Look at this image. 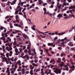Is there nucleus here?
Returning <instances> with one entry per match:
<instances>
[{
  "instance_id": "1",
  "label": "nucleus",
  "mask_w": 75,
  "mask_h": 75,
  "mask_svg": "<svg viewBox=\"0 0 75 75\" xmlns=\"http://www.w3.org/2000/svg\"><path fill=\"white\" fill-rule=\"evenodd\" d=\"M70 41V39H67V37H66L64 39H62L61 40V42H63V44H62L63 45H64L65 44H66L67 42H69Z\"/></svg>"
},
{
  "instance_id": "2",
  "label": "nucleus",
  "mask_w": 75,
  "mask_h": 75,
  "mask_svg": "<svg viewBox=\"0 0 75 75\" xmlns=\"http://www.w3.org/2000/svg\"><path fill=\"white\" fill-rule=\"evenodd\" d=\"M53 70H54V72L56 73V74H61V70L59 69H57L56 68H53Z\"/></svg>"
},
{
  "instance_id": "3",
  "label": "nucleus",
  "mask_w": 75,
  "mask_h": 75,
  "mask_svg": "<svg viewBox=\"0 0 75 75\" xmlns=\"http://www.w3.org/2000/svg\"><path fill=\"white\" fill-rule=\"evenodd\" d=\"M45 74H46L47 75H49V74H50V75H53L52 73L51 72V69H47V70H45Z\"/></svg>"
},
{
  "instance_id": "4",
  "label": "nucleus",
  "mask_w": 75,
  "mask_h": 75,
  "mask_svg": "<svg viewBox=\"0 0 75 75\" xmlns=\"http://www.w3.org/2000/svg\"><path fill=\"white\" fill-rule=\"evenodd\" d=\"M57 45H62V46L63 45L62 44H64L63 43V42H61V40H60V39H59L58 40H57ZM59 44V45H58Z\"/></svg>"
},
{
  "instance_id": "5",
  "label": "nucleus",
  "mask_w": 75,
  "mask_h": 75,
  "mask_svg": "<svg viewBox=\"0 0 75 75\" xmlns=\"http://www.w3.org/2000/svg\"><path fill=\"white\" fill-rule=\"evenodd\" d=\"M39 5H41L42 4H43V6H45L46 5H47V3H44L43 1H42L41 0H39Z\"/></svg>"
},
{
  "instance_id": "6",
  "label": "nucleus",
  "mask_w": 75,
  "mask_h": 75,
  "mask_svg": "<svg viewBox=\"0 0 75 75\" xmlns=\"http://www.w3.org/2000/svg\"><path fill=\"white\" fill-rule=\"evenodd\" d=\"M2 59V62H6V64H9V62L7 60V59L6 58H3Z\"/></svg>"
},
{
  "instance_id": "7",
  "label": "nucleus",
  "mask_w": 75,
  "mask_h": 75,
  "mask_svg": "<svg viewBox=\"0 0 75 75\" xmlns=\"http://www.w3.org/2000/svg\"><path fill=\"white\" fill-rule=\"evenodd\" d=\"M7 70L6 71V73H7V75H10V68L8 67L7 68Z\"/></svg>"
},
{
  "instance_id": "8",
  "label": "nucleus",
  "mask_w": 75,
  "mask_h": 75,
  "mask_svg": "<svg viewBox=\"0 0 75 75\" xmlns=\"http://www.w3.org/2000/svg\"><path fill=\"white\" fill-rule=\"evenodd\" d=\"M10 60L12 62H14V61H16L17 60V58H16L14 59V57H13L12 58H10Z\"/></svg>"
},
{
  "instance_id": "9",
  "label": "nucleus",
  "mask_w": 75,
  "mask_h": 75,
  "mask_svg": "<svg viewBox=\"0 0 75 75\" xmlns=\"http://www.w3.org/2000/svg\"><path fill=\"white\" fill-rule=\"evenodd\" d=\"M16 71V68H14L13 69H11V72L12 75H14V72Z\"/></svg>"
},
{
  "instance_id": "10",
  "label": "nucleus",
  "mask_w": 75,
  "mask_h": 75,
  "mask_svg": "<svg viewBox=\"0 0 75 75\" xmlns=\"http://www.w3.org/2000/svg\"><path fill=\"white\" fill-rule=\"evenodd\" d=\"M50 64H55V62L53 59H52L51 60H50Z\"/></svg>"
},
{
  "instance_id": "11",
  "label": "nucleus",
  "mask_w": 75,
  "mask_h": 75,
  "mask_svg": "<svg viewBox=\"0 0 75 75\" xmlns=\"http://www.w3.org/2000/svg\"><path fill=\"white\" fill-rule=\"evenodd\" d=\"M57 17L58 18H59H59L63 17V14L59 13L57 15Z\"/></svg>"
},
{
  "instance_id": "12",
  "label": "nucleus",
  "mask_w": 75,
  "mask_h": 75,
  "mask_svg": "<svg viewBox=\"0 0 75 75\" xmlns=\"http://www.w3.org/2000/svg\"><path fill=\"white\" fill-rule=\"evenodd\" d=\"M68 45H69L70 46H71V47H72L74 45V44H72V42H69L68 44Z\"/></svg>"
},
{
  "instance_id": "13",
  "label": "nucleus",
  "mask_w": 75,
  "mask_h": 75,
  "mask_svg": "<svg viewBox=\"0 0 75 75\" xmlns=\"http://www.w3.org/2000/svg\"><path fill=\"white\" fill-rule=\"evenodd\" d=\"M14 25L16 27H21V25L18 23L14 24Z\"/></svg>"
},
{
  "instance_id": "14",
  "label": "nucleus",
  "mask_w": 75,
  "mask_h": 75,
  "mask_svg": "<svg viewBox=\"0 0 75 75\" xmlns=\"http://www.w3.org/2000/svg\"><path fill=\"white\" fill-rule=\"evenodd\" d=\"M58 63H61V59L60 58H58V59L57 60Z\"/></svg>"
},
{
  "instance_id": "15",
  "label": "nucleus",
  "mask_w": 75,
  "mask_h": 75,
  "mask_svg": "<svg viewBox=\"0 0 75 75\" xmlns=\"http://www.w3.org/2000/svg\"><path fill=\"white\" fill-rule=\"evenodd\" d=\"M17 64H18L19 66L21 65V61L18 60L17 63Z\"/></svg>"
},
{
  "instance_id": "16",
  "label": "nucleus",
  "mask_w": 75,
  "mask_h": 75,
  "mask_svg": "<svg viewBox=\"0 0 75 75\" xmlns=\"http://www.w3.org/2000/svg\"><path fill=\"white\" fill-rule=\"evenodd\" d=\"M16 0H14L13 2L12 3H11V5H14L15 3H16Z\"/></svg>"
},
{
  "instance_id": "17",
  "label": "nucleus",
  "mask_w": 75,
  "mask_h": 75,
  "mask_svg": "<svg viewBox=\"0 0 75 75\" xmlns=\"http://www.w3.org/2000/svg\"><path fill=\"white\" fill-rule=\"evenodd\" d=\"M43 11H44V14H45V13H46V11H47V10H46V8H43Z\"/></svg>"
},
{
  "instance_id": "18",
  "label": "nucleus",
  "mask_w": 75,
  "mask_h": 75,
  "mask_svg": "<svg viewBox=\"0 0 75 75\" xmlns=\"http://www.w3.org/2000/svg\"><path fill=\"white\" fill-rule=\"evenodd\" d=\"M7 38V41L8 42V40H9V42H11V39L10 38V37H8Z\"/></svg>"
},
{
  "instance_id": "19",
  "label": "nucleus",
  "mask_w": 75,
  "mask_h": 75,
  "mask_svg": "<svg viewBox=\"0 0 75 75\" xmlns=\"http://www.w3.org/2000/svg\"><path fill=\"white\" fill-rule=\"evenodd\" d=\"M58 37L57 36H56L55 37V38H54V42H55V41H57V39H58Z\"/></svg>"
},
{
  "instance_id": "20",
  "label": "nucleus",
  "mask_w": 75,
  "mask_h": 75,
  "mask_svg": "<svg viewBox=\"0 0 75 75\" xmlns=\"http://www.w3.org/2000/svg\"><path fill=\"white\" fill-rule=\"evenodd\" d=\"M9 24L10 25V27L11 28H13V25H12V24L11 23H9Z\"/></svg>"
},
{
  "instance_id": "21",
  "label": "nucleus",
  "mask_w": 75,
  "mask_h": 75,
  "mask_svg": "<svg viewBox=\"0 0 75 75\" xmlns=\"http://www.w3.org/2000/svg\"><path fill=\"white\" fill-rule=\"evenodd\" d=\"M75 68V66H74V65L72 66V67H71V69L72 71H74L75 69H74Z\"/></svg>"
},
{
  "instance_id": "22",
  "label": "nucleus",
  "mask_w": 75,
  "mask_h": 75,
  "mask_svg": "<svg viewBox=\"0 0 75 75\" xmlns=\"http://www.w3.org/2000/svg\"><path fill=\"white\" fill-rule=\"evenodd\" d=\"M20 31L18 30H16V32H12V34H16V33H19Z\"/></svg>"
},
{
  "instance_id": "23",
  "label": "nucleus",
  "mask_w": 75,
  "mask_h": 75,
  "mask_svg": "<svg viewBox=\"0 0 75 75\" xmlns=\"http://www.w3.org/2000/svg\"><path fill=\"white\" fill-rule=\"evenodd\" d=\"M15 52L17 53V52H18V49H17V48H16L15 49Z\"/></svg>"
},
{
  "instance_id": "24",
  "label": "nucleus",
  "mask_w": 75,
  "mask_h": 75,
  "mask_svg": "<svg viewBox=\"0 0 75 75\" xmlns=\"http://www.w3.org/2000/svg\"><path fill=\"white\" fill-rule=\"evenodd\" d=\"M30 74L31 75H34V73H33V70H30Z\"/></svg>"
},
{
  "instance_id": "25",
  "label": "nucleus",
  "mask_w": 75,
  "mask_h": 75,
  "mask_svg": "<svg viewBox=\"0 0 75 75\" xmlns=\"http://www.w3.org/2000/svg\"><path fill=\"white\" fill-rule=\"evenodd\" d=\"M29 6H30V5L29 4H26V7H27V8L28 10H29V9H30V7H29Z\"/></svg>"
},
{
  "instance_id": "26",
  "label": "nucleus",
  "mask_w": 75,
  "mask_h": 75,
  "mask_svg": "<svg viewBox=\"0 0 75 75\" xmlns=\"http://www.w3.org/2000/svg\"><path fill=\"white\" fill-rule=\"evenodd\" d=\"M16 20H18L19 19V17H18V15H16Z\"/></svg>"
},
{
  "instance_id": "27",
  "label": "nucleus",
  "mask_w": 75,
  "mask_h": 75,
  "mask_svg": "<svg viewBox=\"0 0 75 75\" xmlns=\"http://www.w3.org/2000/svg\"><path fill=\"white\" fill-rule=\"evenodd\" d=\"M59 8V7H56V8H55L54 9V11H57V10H58V8Z\"/></svg>"
},
{
  "instance_id": "28",
  "label": "nucleus",
  "mask_w": 75,
  "mask_h": 75,
  "mask_svg": "<svg viewBox=\"0 0 75 75\" xmlns=\"http://www.w3.org/2000/svg\"><path fill=\"white\" fill-rule=\"evenodd\" d=\"M47 45L49 46H50V45H53V43H47Z\"/></svg>"
},
{
  "instance_id": "29",
  "label": "nucleus",
  "mask_w": 75,
  "mask_h": 75,
  "mask_svg": "<svg viewBox=\"0 0 75 75\" xmlns=\"http://www.w3.org/2000/svg\"><path fill=\"white\" fill-rule=\"evenodd\" d=\"M44 49H45V51L46 52H47V53H48V51H49V50H48L47 49H46L45 48H44Z\"/></svg>"
},
{
  "instance_id": "30",
  "label": "nucleus",
  "mask_w": 75,
  "mask_h": 75,
  "mask_svg": "<svg viewBox=\"0 0 75 75\" xmlns=\"http://www.w3.org/2000/svg\"><path fill=\"white\" fill-rule=\"evenodd\" d=\"M66 50H68V52H69V50H70V49H69V47H67V48H66Z\"/></svg>"
},
{
  "instance_id": "31",
  "label": "nucleus",
  "mask_w": 75,
  "mask_h": 75,
  "mask_svg": "<svg viewBox=\"0 0 75 75\" xmlns=\"http://www.w3.org/2000/svg\"><path fill=\"white\" fill-rule=\"evenodd\" d=\"M26 58H27L28 60H29L30 59V57H29V56H28V55H26Z\"/></svg>"
},
{
  "instance_id": "32",
  "label": "nucleus",
  "mask_w": 75,
  "mask_h": 75,
  "mask_svg": "<svg viewBox=\"0 0 75 75\" xmlns=\"http://www.w3.org/2000/svg\"><path fill=\"white\" fill-rule=\"evenodd\" d=\"M33 53H34V54H37V53H36V52H35V49H33Z\"/></svg>"
},
{
  "instance_id": "33",
  "label": "nucleus",
  "mask_w": 75,
  "mask_h": 75,
  "mask_svg": "<svg viewBox=\"0 0 75 75\" xmlns=\"http://www.w3.org/2000/svg\"><path fill=\"white\" fill-rule=\"evenodd\" d=\"M22 9H23V8L22 7H20V8L18 10L19 11H21V10H22Z\"/></svg>"
},
{
  "instance_id": "34",
  "label": "nucleus",
  "mask_w": 75,
  "mask_h": 75,
  "mask_svg": "<svg viewBox=\"0 0 75 75\" xmlns=\"http://www.w3.org/2000/svg\"><path fill=\"white\" fill-rule=\"evenodd\" d=\"M65 71H69V67H67V68H65Z\"/></svg>"
},
{
  "instance_id": "35",
  "label": "nucleus",
  "mask_w": 75,
  "mask_h": 75,
  "mask_svg": "<svg viewBox=\"0 0 75 75\" xmlns=\"http://www.w3.org/2000/svg\"><path fill=\"white\" fill-rule=\"evenodd\" d=\"M40 74H41V75H44L45 74V72H41Z\"/></svg>"
},
{
  "instance_id": "36",
  "label": "nucleus",
  "mask_w": 75,
  "mask_h": 75,
  "mask_svg": "<svg viewBox=\"0 0 75 75\" xmlns=\"http://www.w3.org/2000/svg\"><path fill=\"white\" fill-rule=\"evenodd\" d=\"M5 28L3 26H1L0 28V30H3V29H4Z\"/></svg>"
},
{
  "instance_id": "37",
  "label": "nucleus",
  "mask_w": 75,
  "mask_h": 75,
  "mask_svg": "<svg viewBox=\"0 0 75 75\" xmlns=\"http://www.w3.org/2000/svg\"><path fill=\"white\" fill-rule=\"evenodd\" d=\"M18 11H15V14H16V15H17V14H18Z\"/></svg>"
},
{
  "instance_id": "38",
  "label": "nucleus",
  "mask_w": 75,
  "mask_h": 75,
  "mask_svg": "<svg viewBox=\"0 0 75 75\" xmlns=\"http://www.w3.org/2000/svg\"><path fill=\"white\" fill-rule=\"evenodd\" d=\"M6 57H7V58H8V57H9V54H8V53H7L6 54Z\"/></svg>"
},
{
  "instance_id": "39",
  "label": "nucleus",
  "mask_w": 75,
  "mask_h": 75,
  "mask_svg": "<svg viewBox=\"0 0 75 75\" xmlns=\"http://www.w3.org/2000/svg\"><path fill=\"white\" fill-rule=\"evenodd\" d=\"M23 37L24 38H25V39H26V38H27L28 37V36L25 35H24Z\"/></svg>"
},
{
  "instance_id": "40",
  "label": "nucleus",
  "mask_w": 75,
  "mask_h": 75,
  "mask_svg": "<svg viewBox=\"0 0 75 75\" xmlns=\"http://www.w3.org/2000/svg\"><path fill=\"white\" fill-rule=\"evenodd\" d=\"M6 33H4V34H2L1 35L2 36H3V37H5V35H6Z\"/></svg>"
},
{
  "instance_id": "41",
  "label": "nucleus",
  "mask_w": 75,
  "mask_h": 75,
  "mask_svg": "<svg viewBox=\"0 0 75 75\" xmlns=\"http://www.w3.org/2000/svg\"><path fill=\"white\" fill-rule=\"evenodd\" d=\"M59 2H58L57 3V7H59Z\"/></svg>"
},
{
  "instance_id": "42",
  "label": "nucleus",
  "mask_w": 75,
  "mask_h": 75,
  "mask_svg": "<svg viewBox=\"0 0 75 75\" xmlns=\"http://www.w3.org/2000/svg\"><path fill=\"white\" fill-rule=\"evenodd\" d=\"M59 67H63V64H58Z\"/></svg>"
},
{
  "instance_id": "43",
  "label": "nucleus",
  "mask_w": 75,
  "mask_h": 75,
  "mask_svg": "<svg viewBox=\"0 0 75 75\" xmlns=\"http://www.w3.org/2000/svg\"><path fill=\"white\" fill-rule=\"evenodd\" d=\"M63 66L64 67H65V68H68V66H67V65H64L63 64Z\"/></svg>"
},
{
  "instance_id": "44",
  "label": "nucleus",
  "mask_w": 75,
  "mask_h": 75,
  "mask_svg": "<svg viewBox=\"0 0 75 75\" xmlns=\"http://www.w3.org/2000/svg\"><path fill=\"white\" fill-rule=\"evenodd\" d=\"M17 43V41L16 40H15L13 42V45H16V43Z\"/></svg>"
},
{
  "instance_id": "45",
  "label": "nucleus",
  "mask_w": 75,
  "mask_h": 75,
  "mask_svg": "<svg viewBox=\"0 0 75 75\" xmlns=\"http://www.w3.org/2000/svg\"><path fill=\"white\" fill-rule=\"evenodd\" d=\"M1 6H2L3 7H4L5 6V4H1Z\"/></svg>"
},
{
  "instance_id": "46",
  "label": "nucleus",
  "mask_w": 75,
  "mask_h": 75,
  "mask_svg": "<svg viewBox=\"0 0 75 75\" xmlns=\"http://www.w3.org/2000/svg\"><path fill=\"white\" fill-rule=\"evenodd\" d=\"M62 61H64V62H66V60L64 57L62 59Z\"/></svg>"
},
{
  "instance_id": "47",
  "label": "nucleus",
  "mask_w": 75,
  "mask_h": 75,
  "mask_svg": "<svg viewBox=\"0 0 75 75\" xmlns=\"http://www.w3.org/2000/svg\"><path fill=\"white\" fill-rule=\"evenodd\" d=\"M63 16H64V17H67L68 16V15H67V14L65 13L63 15Z\"/></svg>"
},
{
  "instance_id": "48",
  "label": "nucleus",
  "mask_w": 75,
  "mask_h": 75,
  "mask_svg": "<svg viewBox=\"0 0 75 75\" xmlns=\"http://www.w3.org/2000/svg\"><path fill=\"white\" fill-rule=\"evenodd\" d=\"M49 14H50V12H46L45 14H47V15H48H48H49Z\"/></svg>"
},
{
  "instance_id": "49",
  "label": "nucleus",
  "mask_w": 75,
  "mask_h": 75,
  "mask_svg": "<svg viewBox=\"0 0 75 75\" xmlns=\"http://www.w3.org/2000/svg\"><path fill=\"white\" fill-rule=\"evenodd\" d=\"M28 20L29 22V23H30V24H32V23L31 22V19H28Z\"/></svg>"
},
{
  "instance_id": "50",
  "label": "nucleus",
  "mask_w": 75,
  "mask_h": 75,
  "mask_svg": "<svg viewBox=\"0 0 75 75\" xmlns=\"http://www.w3.org/2000/svg\"><path fill=\"white\" fill-rule=\"evenodd\" d=\"M58 49H59V50L60 51H61V50H62V48L61 47H58Z\"/></svg>"
},
{
  "instance_id": "51",
  "label": "nucleus",
  "mask_w": 75,
  "mask_h": 75,
  "mask_svg": "<svg viewBox=\"0 0 75 75\" xmlns=\"http://www.w3.org/2000/svg\"><path fill=\"white\" fill-rule=\"evenodd\" d=\"M61 7H62V4H59V8H61Z\"/></svg>"
},
{
  "instance_id": "52",
  "label": "nucleus",
  "mask_w": 75,
  "mask_h": 75,
  "mask_svg": "<svg viewBox=\"0 0 75 75\" xmlns=\"http://www.w3.org/2000/svg\"><path fill=\"white\" fill-rule=\"evenodd\" d=\"M57 13H59V11H60V10L59 9V8H58V9H57Z\"/></svg>"
},
{
  "instance_id": "53",
  "label": "nucleus",
  "mask_w": 75,
  "mask_h": 75,
  "mask_svg": "<svg viewBox=\"0 0 75 75\" xmlns=\"http://www.w3.org/2000/svg\"><path fill=\"white\" fill-rule=\"evenodd\" d=\"M32 30H34V31H35V28H34V27L32 26Z\"/></svg>"
},
{
  "instance_id": "54",
  "label": "nucleus",
  "mask_w": 75,
  "mask_h": 75,
  "mask_svg": "<svg viewBox=\"0 0 75 75\" xmlns=\"http://www.w3.org/2000/svg\"><path fill=\"white\" fill-rule=\"evenodd\" d=\"M15 68H17V64H15L14 65Z\"/></svg>"
},
{
  "instance_id": "55",
  "label": "nucleus",
  "mask_w": 75,
  "mask_h": 75,
  "mask_svg": "<svg viewBox=\"0 0 75 75\" xmlns=\"http://www.w3.org/2000/svg\"><path fill=\"white\" fill-rule=\"evenodd\" d=\"M46 47V45L45 44H43L42 46V47L43 48H44V47Z\"/></svg>"
},
{
  "instance_id": "56",
  "label": "nucleus",
  "mask_w": 75,
  "mask_h": 75,
  "mask_svg": "<svg viewBox=\"0 0 75 75\" xmlns=\"http://www.w3.org/2000/svg\"><path fill=\"white\" fill-rule=\"evenodd\" d=\"M63 6H67V4L65 2H64L63 4Z\"/></svg>"
},
{
  "instance_id": "57",
  "label": "nucleus",
  "mask_w": 75,
  "mask_h": 75,
  "mask_svg": "<svg viewBox=\"0 0 75 75\" xmlns=\"http://www.w3.org/2000/svg\"><path fill=\"white\" fill-rule=\"evenodd\" d=\"M4 33H6V30H7V29L6 28H4Z\"/></svg>"
},
{
  "instance_id": "58",
  "label": "nucleus",
  "mask_w": 75,
  "mask_h": 75,
  "mask_svg": "<svg viewBox=\"0 0 75 75\" xmlns=\"http://www.w3.org/2000/svg\"><path fill=\"white\" fill-rule=\"evenodd\" d=\"M71 7L72 8L75 9V5H74L73 6H71Z\"/></svg>"
},
{
  "instance_id": "59",
  "label": "nucleus",
  "mask_w": 75,
  "mask_h": 75,
  "mask_svg": "<svg viewBox=\"0 0 75 75\" xmlns=\"http://www.w3.org/2000/svg\"><path fill=\"white\" fill-rule=\"evenodd\" d=\"M22 48H23V49H25V48H26V46L25 45H23V46Z\"/></svg>"
},
{
  "instance_id": "60",
  "label": "nucleus",
  "mask_w": 75,
  "mask_h": 75,
  "mask_svg": "<svg viewBox=\"0 0 75 75\" xmlns=\"http://www.w3.org/2000/svg\"><path fill=\"white\" fill-rule=\"evenodd\" d=\"M35 63H37V62H38V60L37 59H35Z\"/></svg>"
},
{
  "instance_id": "61",
  "label": "nucleus",
  "mask_w": 75,
  "mask_h": 75,
  "mask_svg": "<svg viewBox=\"0 0 75 75\" xmlns=\"http://www.w3.org/2000/svg\"><path fill=\"white\" fill-rule=\"evenodd\" d=\"M37 37H38V39H40V38H41L40 36L38 35H37Z\"/></svg>"
},
{
  "instance_id": "62",
  "label": "nucleus",
  "mask_w": 75,
  "mask_h": 75,
  "mask_svg": "<svg viewBox=\"0 0 75 75\" xmlns=\"http://www.w3.org/2000/svg\"><path fill=\"white\" fill-rule=\"evenodd\" d=\"M9 53L10 54H13V51H12V50H11L10 51Z\"/></svg>"
},
{
  "instance_id": "63",
  "label": "nucleus",
  "mask_w": 75,
  "mask_h": 75,
  "mask_svg": "<svg viewBox=\"0 0 75 75\" xmlns=\"http://www.w3.org/2000/svg\"><path fill=\"white\" fill-rule=\"evenodd\" d=\"M50 65L51 66V67H50L51 68H53V67H54L53 65H52V64H50Z\"/></svg>"
},
{
  "instance_id": "64",
  "label": "nucleus",
  "mask_w": 75,
  "mask_h": 75,
  "mask_svg": "<svg viewBox=\"0 0 75 75\" xmlns=\"http://www.w3.org/2000/svg\"><path fill=\"white\" fill-rule=\"evenodd\" d=\"M20 6H18L17 7V9H19V8H20Z\"/></svg>"
}]
</instances>
